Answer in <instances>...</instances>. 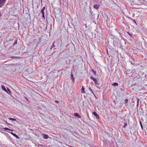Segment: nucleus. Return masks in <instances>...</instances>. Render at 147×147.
Masks as SVG:
<instances>
[{
	"label": "nucleus",
	"mask_w": 147,
	"mask_h": 147,
	"mask_svg": "<svg viewBox=\"0 0 147 147\" xmlns=\"http://www.w3.org/2000/svg\"><path fill=\"white\" fill-rule=\"evenodd\" d=\"M140 125H141V127L142 128V129H143V126H142V123H141V121H140Z\"/></svg>",
	"instance_id": "nucleus-17"
},
{
	"label": "nucleus",
	"mask_w": 147,
	"mask_h": 147,
	"mask_svg": "<svg viewBox=\"0 0 147 147\" xmlns=\"http://www.w3.org/2000/svg\"><path fill=\"white\" fill-rule=\"evenodd\" d=\"M17 43V41L16 40V41H15V42H14V44H16Z\"/></svg>",
	"instance_id": "nucleus-27"
},
{
	"label": "nucleus",
	"mask_w": 147,
	"mask_h": 147,
	"mask_svg": "<svg viewBox=\"0 0 147 147\" xmlns=\"http://www.w3.org/2000/svg\"><path fill=\"white\" fill-rule=\"evenodd\" d=\"M88 0H82V4H87V2Z\"/></svg>",
	"instance_id": "nucleus-8"
},
{
	"label": "nucleus",
	"mask_w": 147,
	"mask_h": 147,
	"mask_svg": "<svg viewBox=\"0 0 147 147\" xmlns=\"http://www.w3.org/2000/svg\"><path fill=\"white\" fill-rule=\"evenodd\" d=\"M85 88H84V87L82 86V88L81 89V92L82 93H85V92L84 91Z\"/></svg>",
	"instance_id": "nucleus-7"
},
{
	"label": "nucleus",
	"mask_w": 147,
	"mask_h": 147,
	"mask_svg": "<svg viewBox=\"0 0 147 147\" xmlns=\"http://www.w3.org/2000/svg\"><path fill=\"white\" fill-rule=\"evenodd\" d=\"M90 79H92V80L94 81V82L95 83V84L96 85H99V82L98 81V80H97L94 77L92 76L91 77Z\"/></svg>",
	"instance_id": "nucleus-1"
},
{
	"label": "nucleus",
	"mask_w": 147,
	"mask_h": 147,
	"mask_svg": "<svg viewBox=\"0 0 147 147\" xmlns=\"http://www.w3.org/2000/svg\"><path fill=\"white\" fill-rule=\"evenodd\" d=\"M1 13H0V17L1 16Z\"/></svg>",
	"instance_id": "nucleus-30"
},
{
	"label": "nucleus",
	"mask_w": 147,
	"mask_h": 147,
	"mask_svg": "<svg viewBox=\"0 0 147 147\" xmlns=\"http://www.w3.org/2000/svg\"><path fill=\"white\" fill-rule=\"evenodd\" d=\"M9 130V131H13V130L11 129H9V130Z\"/></svg>",
	"instance_id": "nucleus-25"
},
{
	"label": "nucleus",
	"mask_w": 147,
	"mask_h": 147,
	"mask_svg": "<svg viewBox=\"0 0 147 147\" xmlns=\"http://www.w3.org/2000/svg\"><path fill=\"white\" fill-rule=\"evenodd\" d=\"M9 129V128H7V127H5V128H4V129L5 130H8Z\"/></svg>",
	"instance_id": "nucleus-18"
},
{
	"label": "nucleus",
	"mask_w": 147,
	"mask_h": 147,
	"mask_svg": "<svg viewBox=\"0 0 147 147\" xmlns=\"http://www.w3.org/2000/svg\"><path fill=\"white\" fill-rule=\"evenodd\" d=\"M10 133L13 136H14L15 137L16 136V135H17L16 134H15L13 133V132H10Z\"/></svg>",
	"instance_id": "nucleus-13"
},
{
	"label": "nucleus",
	"mask_w": 147,
	"mask_h": 147,
	"mask_svg": "<svg viewBox=\"0 0 147 147\" xmlns=\"http://www.w3.org/2000/svg\"><path fill=\"white\" fill-rule=\"evenodd\" d=\"M7 90H8V91H10V90L9 89H7Z\"/></svg>",
	"instance_id": "nucleus-29"
},
{
	"label": "nucleus",
	"mask_w": 147,
	"mask_h": 147,
	"mask_svg": "<svg viewBox=\"0 0 147 147\" xmlns=\"http://www.w3.org/2000/svg\"><path fill=\"white\" fill-rule=\"evenodd\" d=\"M9 119L10 120H12L13 121H16V119H15L14 118H9Z\"/></svg>",
	"instance_id": "nucleus-14"
},
{
	"label": "nucleus",
	"mask_w": 147,
	"mask_h": 147,
	"mask_svg": "<svg viewBox=\"0 0 147 147\" xmlns=\"http://www.w3.org/2000/svg\"><path fill=\"white\" fill-rule=\"evenodd\" d=\"M41 12L42 13V14H44V11L41 10Z\"/></svg>",
	"instance_id": "nucleus-19"
},
{
	"label": "nucleus",
	"mask_w": 147,
	"mask_h": 147,
	"mask_svg": "<svg viewBox=\"0 0 147 147\" xmlns=\"http://www.w3.org/2000/svg\"><path fill=\"white\" fill-rule=\"evenodd\" d=\"M71 78L72 80V81L73 82V83H74V76H73V74H71Z\"/></svg>",
	"instance_id": "nucleus-9"
},
{
	"label": "nucleus",
	"mask_w": 147,
	"mask_h": 147,
	"mask_svg": "<svg viewBox=\"0 0 147 147\" xmlns=\"http://www.w3.org/2000/svg\"><path fill=\"white\" fill-rule=\"evenodd\" d=\"M1 88L3 90L5 91L6 92H7L6 89L4 86H1Z\"/></svg>",
	"instance_id": "nucleus-11"
},
{
	"label": "nucleus",
	"mask_w": 147,
	"mask_h": 147,
	"mask_svg": "<svg viewBox=\"0 0 147 147\" xmlns=\"http://www.w3.org/2000/svg\"><path fill=\"white\" fill-rule=\"evenodd\" d=\"M125 102L127 103L128 101V99H126L125 100Z\"/></svg>",
	"instance_id": "nucleus-20"
},
{
	"label": "nucleus",
	"mask_w": 147,
	"mask_h": 147,
	"mask_svg": "<svg viewBox=\"0 0 147 147\" xmlns=\"http://www.w3.org/2000/svg\"><path fill=\"white\" fill-rule=\"evenodd\" d=\"M6 0H0V7L2 6L5 4Z\"/></svg>",
	"instance_id": "nucleus-2"
},
{
	"label": "nucleus",
	"mask_w": 147,
	"mask_h": 147,
	"mask_svg": "<svg viewBox=\"0 0 147 147\" xmlns=\"http://www.w3.org/2000/svg\"><path fill=\"white\" fill-rule=\"evenodd\" d=\"M74 115L75 116H77L79 118H80V117L78 115V114L77 113H76Z\"/></svg>",
	"instance_id": "nucleus-12"
},
{
	"label": "nucleus",
	"mask_w": 147,
	"mask_h": 147,
	"mask_svg": "<svg viewBox=\"0 0 147 147\" xmlns=\"http://www.w3.org/2000/svg\"><path fill=\"white\" fill-rule=\"evenodd\" d=\"M45 7H44L41 10H43V11H44V10H45Z\"/></svg>",
	"instance_id": "nucleus-22"
},
{
	"label": "nucleus",
	"mask_w": 147,
	"mask_h": 147,
	"mask_svg": "<svg viewBox=\"0 0 147 147\" xmlns=\"http://www.w3.org/2000/svg\"><path fill=\"white\" fill-rule=\"evenodd\" d=\"M100 5L98 4H97L95 5H94L93 6V7L94 8L98 9L99 8Z\"/></svg>",
	"instance_id": "nucleus-5"
},
{
	"label": "nucleus",
	"mask_w": 147,
	"mask_h": 147,
	"mask_svg": "<svg viewBox=\"0 0 147 147\" xmlns=\"http://www.w3.org/2000/svg\"><path fill=\"white\" fill-rule=\"evenodd\" d=\"M89 90L92 92L94 94V93L93 92V91H92V90L90 88H89Z\"/></svg>",
	"instance_id": "nucleus-15"
},
{
	"label": "nucleus",
	"mask_w": 147,
	"mask_h": 147,
	"mask_svg": "<svg viewBox=\"0 0 147 147\" xmlns=\"http://www.w3.org/2000/svg\"><path fill=\"white\" fill-rule=\"evenodd\" d=\"M32 68L31 67H29L26 70V71L28 72V73H30L32 71Z\"/></svg>",
	"instance_id": "nucleus-3"
},
{
	"label": "nucleus",
	"mask_w": 147,
	"mask_h": 147,
	"mask_svg": "<svg viewBox=\"0 0 147 147\" xmlns=\"http://www.w3.org/2000/svg\"><path fill=\"white\" fill-rule=\"evenodd\" d=\"M42 17L44 19H45V16H44V14H42Z\"/></svg>",
	"instance_id": "nucleus-23"
},
{
	"label": "nucleus",
	"mask_w": 147,
	"mask_h": 147,
	"mask_svg": "<svg viewBox=\"0 0 147 147\" xmlns=\"http://www.w3.org/2000/svg\"><path fill=\"white\" fill-rule=\"evenodd\" d=\"M52 47H55V45H54V43H53V44L52 45Z\"/></svg>",
	"instance_id": "nucleus-21"
},
{
	"label": "nucleus",
	"mask_w": 147,
	"mask_h": 147,
	"mask_svg": "<svg viewBox=\"0 0 147 147\" xmlns=\"http://www.w3.org/2000/svg\"><path fill=\"white\" fill-rule=\"evenodd\" d=\"M93 113L96 118H98V119L99 118V115L97 114L95 112H94Z\"/></svg>",
	"instance_id": "nucleus-6"
},
{
	"label": "nucleus",
	"mask_w": 147,
	"mask_h": 147,
	"mask_svg": "<svg viewBox=\"0 0 147 147\" xmlns=\"http://www.w3.org/2000/svg\"><path fill=\"white\" fill-rule=\"evenodd\" d=\"M93 72L96 75V72L95 71H93Z\"/></svg>",
	"instance_id": "nucleus-28"
},
{
	"label": "nucleus",
	"mask_w": 147,
	"mask_h": 147,
	"mask_svg": "<svg viewBox=\"0 0 147 147\" xmlns=\"http://www.w3.org/2000/svg\"><path fill=\"white\" fill-rule=\"evenodd\" d=\"M127 125V123H125L124 125L123 126V127H124V128Z\"/></svg>",
	"instance_id": "nucleus-16"
},
{
	"label": "nucleus",
	"mask_w": 147,
	"mask_h": 147,
	"mask_svg": "<svg viewBox=\"0 0 147 147\" xmlns=\"http://www.w3.org/2000/svg\"><path fill=\"white\" fill-rule=\"evenodd\" d=\"M112 85L113 86H118V84L117 83H114Z\"/></svg>",
	"instance_id": "nucleus-10"
},
{
	"label": "nucleus",
	"mask_w": 147,
	"mask_h": 147,
	"mask_svg": "<svg viewBox=\"0 0 147 147\" xmlns=\"http://www.w3.org/2000/svg\"><path fill=\"white\" fill-rule=\"evenodd\" d=\"M138 102H139V101H138Z\"/></svg>",
	"instance_id": "nucleus-31"
},
{
	"label": "nucleus",
	"mask_w": 147,
	"mask_h": 147,
	"mask_svg": "<svg viewBox=\"0 0 147 147\" xmlns=\"http://www.w3.org/2000/svg\"><path fill=\"white\" fill-rule=\"evenodd\" d=\"M15 137L17 139L19 138V137L17 135H16Z\"/></svg>",
	"instance_id": "nucleus-24"
},
{
	"label": "nucleus",
	"mask_w": 147,
	"mask_h": 147,
	"mask_svg": "<svg viewBox=\"0 0 147 147\" xmlns=\"http://www.w3.org/2000/svg\"><path fill=\"white\" fill-rule=\"evenodd\" d=\"M42 135L43 138L45 139H47L49 138V136L47 135L44 134H42Z\"/></svg>",
	"instance_id": "nucleus-4"
},
{
	"label": "nucleus",
	"mask_w": 147,
	"mask_h": 147,
	"mask_svg": "<svg viewBox=\"0 0 147 147\" xmlns=\"http://www.w3.org/2000/svg\"><path fill=\"white\" fill-rule=\"evenodd\" d=\"M55 102L57 103H59V102L57 100H55Z\"/></svg>",
	"instance_id": "nucleus-26"
}]
</instances>
